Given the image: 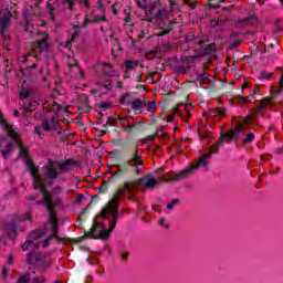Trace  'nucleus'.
Listing matches in <instances>:
<instances>
[{"mask_svg":"<svg viewBox=\"0 0 283 283\" xmlns=\"http://www.w3.org/2000/svg\"><path fill=\"white\" fill-rule=\"evenodd\" d=\"M156 185H158V180H156L151 175H146L137 181H126L124 184V189H119L115 196L119 195L120 199V196L125 193V191L127 193H134V191H145V189H154Z\"/></svg>","mask_w":283,"mask_h":283,"instance_id":"7ed1b4c3","label":"nucleus"},{"mask_svg":"<svg viewBox=\"0 0 283 283\" xmlns=\"http://www.w3.org/2000/svg\"><path fill=\"white\" fill-rule=\"evenodd\" d=\"M178 109H179V107H178V106L174 108L172 114H170V115L168 116V122L174 120V117L176 116V114H177Z\"/></svg>","mask_w":283,"mask_h":283,"instance_id":"4c0bfd02","label":"nucleus"},{"mask_svg":"<svg viewBox=\"0 0 283 283\" xmlns=\"http://www.w3.org/2000/svg\"><path fill=\"white\" fill-rule=\"evenodd\" d=\"M57 127H59V120H56V118H51L50 122L48 119H44L43 123H42V128L45 132L56 129Z\"/></svg>","mask_w":283,"mask_h":283,"instance_id":"ddd939ff","label":"nucleus"},{"mask_svg":"<svg viewBox=\"0 0 283 283\" xmlns=\"http://www.w3.org/2000/svg\"><path fill=\"white\" fill-rule=\"evenodd\" d=\"M148 140H154V136H148L147 138L143 139V143H147Z\"/></svg>","mask_w":283,"mask_h":283,"instance_id":"4d7b16f0","label":"nucleus"},{"mask_svg":"<svg viewBox=\"0 0 283 283\" xmlns=\"http://www.w3.org/2000/svg\"><path fill=\"white\" fill-rule=\"evenodd\" d=\"M216 50V43L208 44L203 51V54H211Z\"/></svg>","mask_w":283,"mask_h":283,"instance_id":"c85d7f7f","label":"nucleus"},{"mask_svg":"<svg viewBox=\"0 0 283 283\" xmlns=\"http://www.w3.org/2000/svg\"><path fill=\"white\" fill-rule=\"evenodd\" d=\"M12 22V13L10 11H4L2 15H0V34L3 39H8L6 32H8V28H10V23Z\"/></svg>","mask_w":283,"mask_h":283,"instance_id":"0eeeda50","label":"nucleus"},{"mask_svg":"<svg viewBox=\"0 0 283 283\" xmlns=\"http://www.w3.org/2000/svg\"><path fill=\"white\" fill-rule=\"evenodd\" d=\"M12 151H14V145L12 143H8L6 149L2 150V157L10 158Z\"/></svg>","mask_w":283,"mask_h":283,"instance_id":"6ab92c4d","label":"nucleus"},{"mask_svg":"<svg viewBox=\"0 0 283 283\" xmlns=\"http://www.w3.org/2000/svg\"><path fill=\"white\" fill-rule=\"evenodd\" d=\"M218 21H219V27L222 28V25H227V23H229V18L221 17L220 19H218Z\"/></svg>","mask_w":283,"mask_h":283,"instance_id":"473e14b6","label":"nucleus"},{"mask_svg":"<svg viewBox=\"0 0 283 283\" xmlns=\"http://www.w3.org/2000/svg\"><path fill=\"white\" fill-rule=\"evenodd\" d=\"M56 165H57L59 174H67V171L70 170V167L76 165V161L69 159L65 163L56 161Z\"/></svg>","mask_w":283,"mask_h":283,"instance_id":"9b49d317","label":"nucleus"},{"mask_svg":"<svg viewBox=\"0 0 283 283\" xmlns=\"http://www.w3.org/2000/svg\"><path fill=\"white\" fill-rule=\"evenodd\" d=\"M69 10H74V3H69Z\"/></svg>","mask_w":283,"mask_h":283,"instance_id":"680f3d73","label":"nucleus"},{"mask_svg":"<svg viewBox=\"0 0 283 283\" xmlns=\"http://www.w3.org/2000/svg\"><path fill=\"white\" fill-rule=\"evenodd\" d=\"M195 169H198V166H190L186 170L175 175L171 180H184V178H187L189 174H191Z\"/></svg>","mask_w":283,"mask_h":283,"instance_id":"4468645a","label":"nucleus"},{"mask_svg":"<svg viewBox=\"0 0 283 283\" xmlns=\"http://www.w3.org/2000/svg\"><path fill=\"white\" fill-rule=\"evenodd\" d=\"M255 17H248L241 20H237L235 28H247V25H251V21H253Z\"/></svg>","mask_w":283,"mask_h":283,"instance_id":"f3484780","label":"nucleus"},{"mask_svg":"<svg viewBox=\"0 0 283 283\" xmlns=\"http://www.w3.org/2000/svg\"><path fill=\"white\" fill-rule=\"evenodd\" d=\"M28 165V170L30 171V167H34L35 169V176L41 179L42 181V187H45V185H52V180H56L59 178V165L56 161L50 160L48 165H45L42 170H43V176L39 174V166H35L32 163V159L27 160Z\"/></svg>","mask_w":283,"mask_h":283,"instance_id":"20e7f679","label":"nucleus"},{"mask_svg":"<svg viewBox=\"0 0 283 283\" xmlns=\"http://www.w3.org/2000/svg\"><path fill=\"white\" fill-rule=\"evenodd\" d=\"M118 200H120V195H115L101 212V218L108 220L111 228L105 230L103 224L94 223L93 228L87 233V238H94L95 240H109V235H112V231L116 229V223L118 222Z\"/></svg>","mask_w":283,"mask_h":283,"instance_id":"f257e3e1","label":"nucleus"},{"mask_svg":"<svg viewBox=\"0 0 283 283\" xmlns=\"http://www.w3.org/2000/svg\"><path fill=\"white\" fill-rule=\"evenodd\" d=\"M210 27H211V28H218V27H220L219 20H211V21H210Z\"/></svg>","mask_w":283,"mask_h":283,"instance_id":"37998d69","label":"nucleus"},{"mask_svg":"<svg viewBox=\"0 0 283 283\" xmlns=\"http://www.w3.org/2000/svg\"><path fill=\"white\" fill-rule=\"evenodd\" d=\"M99 10H102V12L105 11V7L103 4H99Z\"/></svg>","mask_w":283,"mask_h":283,"instance_id":"69168bd1","label":"nucleus"},{"mask_svg":"<svg viewBox=\"0 0 283 283\" xmlns=\"http://www.w3.org/2000/svg\"><path fill=\"white\" fill-rule=\"evenodd\" d=\"M49 222L52 226V235L51 238H55L59 242H63V238L59 237V219H56V212H51L49 214Z\"/></svg>","mask_w":283,"mask_h":283,"instance_id":"1a4fd4ad","label":"nucleus"},{"mask_svg":"<svg viewBox=\"0 0 283 283\" xmlns=\"http://www.w3.org/2000/svg\"><path fill=\"white\" fill-rule=\"evenodd\" d=\"M244 129V125L239 124L234 127V129H230L228 133H222L217 142V145H214L208 154L203 155L199 158L198 163L192 165V167H207V158L211 157V154H218L220 149V145H224V143L229 140H233L238 138V134H240Z\"/></svg>","mask_w":283,"mask_h":283,"instance_id":"f03ea898","label":"nucleus"},{"mask_svg":"<svg viewBox=\"0 0 283 283\" xmlns=\"http://www.w3.org/2000/svg\"><path fill=\"white\" fill-rule=\"evenodd\" d=\"M12 260H13L12 254H9V256H8V264H12Z\"/></svg>","mask_w":283,"mask_h":283,"instance_id":"bf43d9fd","label":"nucleus"},{"mask_svg":"<svg viewBox=\"0 0 283 283\" xmlns=\"http://www.w3.org/2000/svg\"><path fill=\"white\" fill-rule=\"evenodd\" d=\"M17 283H30V274H23L18 279Z\"/></svg>","mask_w":283,"mask_h":283,"instance_id":"cd10ccee","label":"nucleus"},{"mask_svg":"<svg viewBox=\"0 0 283 283\" xmlns=\"http://www.w3.org/2000/svg\"><path fill=\"white\" fill-rule=\"evenodd\" d=\"M31 94H32V91L28 88H23L20 93V98H28V96H30Z\"/></svg>","mask_w":283,"mask_h":283,"instance_id":"c756f323","label":"nucleus"},{"mask_svg":"<svg viewBox=\"0 0 283 283\" xmlns=\"http://www.w3.org/2000/svg\"><path fill=\"white\" fill-rule=\"evenodd\" d=\"M43 260V255L39 252H30L27 256V262L29 264H36V262Z\"/></svg>","mask_w":283,"mask_h":283,"instance_id":"2eb2a0df","label":"nucleus"},{"mask_svg":"<svg viewBox=\"0 0 283 283\" xmlns=\"http://www.w3.org/2000/svg\"><path fill=\"white\" fill-rule=\"evenodd\" d=\"M35 171L36 168L30 167V174L33 178V189H39L40 193L43 196V200L36 201V205H45L50 216L54 213V201L52 200V196L45 190V187L42 186L41 177H38Z\"/></svg>","mask_w":283,"mask_h":283,"instance_id":"39448f33","label":"nucleus"},{"mask_svg":"<svg viewBox=\"0 0 283 283\" xmlns=\"http://www.w3.org/2000/svg\"><path fill=\"white\" fill-rule=\"evenodd\" d=\"M128 165L129 167H134L135 174H139L140 169L138 166L143 167V159L138 156V150H136L132 158L128 159Z\"/></svg>","mask_w":283,"mask_h":283,"instance_id":"9d476101","label":"nucleus"},{"mask_svg":"<svg viewBox=\"0 0 283 283\" xmlns=\"http://www.w3.org/2000/svg\"><path fill=\"white\" fill-rule=\"evenodd\" d=\"M145 106V102L143 99H135L132 102V109H142Z\"/></svg>","mask_w":283,"mask_h":283,"instance_id":"4be33fe9","label":"nucleus"},{"mask_svg":"<svg viewBox=\"0 0 283 283\" xmlns=\"http://www.w3.org/2000/svg\"><path fill=\"white\" fill-rule=\"evenodd\" d=\"M282 90H283V76L280 78V82H279V91H277V94H282Z\"/></svg>","mask_w":283,"mask_h":283,"instance_id":"a18cd8bd","label":"nucleus"},{"mask_svg":"<svg viewBox=\"0 0 283 283\" xmlns=\"http://www.w3.org/2000/svg\"><path fill=\"white\" fill-rule=\"evenodd\" d=\"M220 116H227V109L219 108V118H220Z\"/></svg>","mask_w":283,"mask_h":283,"instance_id":"de8ad7c7","label":"nucleus"},{"mask_svg":"<svg viewBox=\"0 0 283 283\" xmlns=\"http://www.w3.org/2000/svg\"><path fill=\"white\" fill-rule=\"evenodd\" d=\"M255 140V134L249 133L245 138L242 140L243 145H249V143H253Z\"/></svg>","mask_w":283,"mask_h":283,"instance_id":"393cba45","label":"nucleus"},{"mask_svg":"<svg viewBox=\"0 0 283 283\" xmlns=\"http://www.w3.org/2000/svg\"><path fill=\"white\" fill-rule=\"evenodd\" d=\"M35 48H38V50H48V35L46 33H43V38L41 40H39L38 42L34 43Z\"/></svg>","mask_w":283,"mask_h":283,"instance_id":"dca6fc26","label":"nucleus"},{"mask_svg":"<svg viewBox=\"0 0 283 283\" xmlns=\"http://www.w3.org/2000/svg\"><path fill=\"white\" fill-rule=\"evenodd\" d=\"M176 205H180V199H172V201L167 205V209L171 210Z\"/></svg>","mask_w":283,"mask_h":283,"instance_id":"7c9ffc66","label":"nucleus"},{"mask_svg":"<svg viewBox=\"0 0 283 283\" xmlns=\"http://www.w3.org/2000/svg\"><path fill=\"white\" fill-rule=\"evenodd\" d=\"M255 116V114H250L249 116L244 117L243 123H249V120H251V118H253Z\"/></svg>","mask_w":283,"mask_h":283,"instance_id":"09e8293b","label":"nucleus"},{"mask_svg":"<svg viewBox=\"0 0 283 283\" xmlns=\"http://www.w3.org/2000/svg\"><path fill=\"white\" fill-rule=\"evenodd\" d=\"M61 109H63V106H61V105L57 104V103H54V104H53V112H61Z\"/></svg>","mask_w":283,"mask_h":283,"instance_id":"79ce46f5","label":"nucleus"},{"mask_svg":"<svg viewBox=\"0 0 283 283\" xmlns=\"http://www.w3.org/2000/svg\"><path fill=\"white\" fill-rule=\"evenodd\" d=\"M184 3H187L190 10H196V0H184Z\"/></svg>","mask_w":283,"mask_h":283,"instance_id":"2f4dec72","label":"nucleus"},{"mask_svg":"<svg viewBox=\"0 0 283 283\" xmlns=\"http://www.w3.org/2000/svg\"><path fill=\"white\" fill-rule=\"evenodd\" d=\"M146 13L160 20L165 17V9H163V7L158 4V2H155L146 8Z\"/></svg>","mask_w":283,"mask_h":283,"instance_id":"6e6552de","label":"nucleus"},{"mask_svg":"<svg viewBox=\"0 0 283 283\" xmlns=\"http://www.w3.org/2000/svg\"><path fill=\"white\" fill-rule=\"evenodd\" d=\"M82 3L85 8H90V0H82Z\"/></svg>","mask_w":283,"mask_h":283,"instance_id":"6e6d98bb","label":"nucleus"},{"mask_svg":"<svg viewBox=\"0 0 283 283\" xmlns=\"http://www.w3.org/2000/svg\"><path fill=\"white\" fill-rule=\"evenodd\" d=\"M156 136H159V137L165 136V133L163 132V127L161 129L156 132Z\"/></svg>","mask_w":283,"mask_h":283,"instance_id":"864d4df0","label":"nucleus"},{"mask_svg":"<svg viewBox=\"0 0 283 283\" xmlns=\"http://www.w3.org/2000/svg\"><path fill=\"white\" fill-rule=\"evenodd\" d=\"M170 10H176V3L175 2H170Z\"/></svg>","mask_w":283,"mask_h":283,"instance_id":"052dcab7","label":"nucleus"},{"mask_svg":"<svg viewBox=\"0 0 283 283\" xmlns=\"http://www.w3.org/2000/svg\"><path fill=\"white\" fill-rule=\"evenodd\" d=\"M99 107H102L103 109H109V107H112V104H109L107 102H102L99 104Z\"/></svg>","mask_w":283,"mask_h":283,"instance_id":"ea45409f","label":"nucleus"},{"mask_svg":"<svg viewBox=\"0 0 283 283\" xmlns=\"http://www.w3.org/2000/svg\"><path fill=\"white\" fill-rule=\"evenodd\" d=\"M2 277H3V280H6V277H8V268L2 269Z\"/></svg>","mask_w":283,"mask_h":283,"instance_id":"3c124183","label":"nucleus"},{"mask_svg":"<svg viewBox=\"0 0 283 283\" xmlns=\"http://www.w3.org/2000/svg\"><path fill=\"white\" fill-rule=\"evenodd\" d=\"M67 65L70 67V70H72V67H76L77 62L74 57H72V55L67 56Z\"/></svg>","mask_w":283,"mask_h":283,"instance_id":"bb28decb","label":"nucleus"},{"mask_svg":"<svg viewBox=\"0 0 283 283\" xmlns=\"http://www.w3.org/2000/svg\"><path fill=\"white\" fill-rule=\"evenodd\" d=\"M210 116H217L219 118V108H212L210 109Z\"/></svg>","mask_w":283,"mask_h":283,"instance_id":"a19ab883","label":"nucleus"},{"mask_svg":"<svg viewBox=\"0 0 283 283\" xmlns=\"http://www.w3.org/2000/svg\"><path fill=\"white\" fill-rule=\"evenodd\" d=\"M46 233H48V226H44L41 229L32 231L29 234V240H40V238H44V235H46Z\"/></svg>","mask_w":283,"mask_h":283,"instance_id":"f8f14e48","label":"nucleus"},{"mask_svg":"<svg viewBox=\"0 0 283 283\" xmlns=\"http://www.w3.org/2000/svg\"><path fill=\"white\" fill-rule=\"evenodd\" d=\"M98 21H107L105 15H97L93 19V22L98 23Z\"/></svg>","mask_w":283,"mask_h":283,"instance_id":"e433bc0d","label":"nucleus"},{"mask_svg":"<svg viewBox=\"0 0 283 283\" xmlns=\"http://www.w3.org/2000/svg\"><path fill=\"white\" fill-rule=\"evenodd\" d=\"M83 195H77V197H76V202H81L82 200H83Z\"/></svg>","mask_w":283,"mask_h":283,"instance_id":"13d9d810","label":"nucleus"},{"mask_svg":"<svg viewBox=\"0 0 283 283\" xmlns=\"http://www.w3.org/2000/svg\"><path fill=\"white\" fill-rule=\"evenodd\" d=\"M24 220H30V221H32V213H31V212H28V213L25 214Z\"/></svg>","mask_w":283,"mask_h":283,"instance_id":"5fc2aeb1","label":"nucleus"},{"mask_svg":"<svg viewBox=\"0 0 283 283\" xmlns=\"http://www.w3.org/2000/svg\"><path fill=\"white\" fill-rule=\"evenodd\" d=\"M158 52H160V49H159V48H156V49L153 50V51H148V52L146 53V56H147L148 59H156V56H158Z\"/></svg>","mask_w":283,"mask_h":283,"instance_id":"a878e982","label":"nucleus"},{"mask_svg":"<svg viewBox=\"0 0 283 283\" xmlns=\"http://www.w3.org/2000/svg\"><path fill=\"white\" fill-rule=\"evenodd\" d=\"M263 108H264V107H262V104H260L259 107H258V108L254 111V113H252V114H254V116H255V114H260Z\"/></svg>","mask_w":283,"mask_h":283,"instance_id":"603ef678","label":"nucleus"},{"mask_svg":"<svg viewBox=\"0 0 283 283\" xmlns=\"http://www.w3.org/2000/svg\"><path fill=\"white\" fill-rule=\"evenodd\" d=\"M0 124L2 125L3 129L7 132L8 136H10L12 140H15L17 147H19L20 149L19 157L25 158L27 167H28V160H30L28 156V150L25 149V147H23V145H21V139H19V134H17L14 129H12V126H9L8 122L3 119V115L1 113H0Z\"/></svg>","mask_w":283,"mask_h":283,"instance_id":"423d86ee","label":"nucleus"},{"mask_svg":"<svg viewBox=\"0 0 283 283\" xmlns=\"http://www.w3.org/2000/svg\"><path fill=\"white\" fill-rule=\"evenodd\" d=\"M34 133H35L38 136H42L41 126H36V127L34 128Z\"/></svg>","mask_w":283,"mask_h":283,"instance_id":"8fccbe9b","label":"nucleus"},{"mask_svg":"<svg viewBox=\"0 0 283 283\" xmlns=\"http://www.w3.org/2000/svg\"><path fill=\"white\" fill-rule=\"evenodd\" d=\"M103 87L105 88V90H109V84L107 85V84H103Z\"/></svg>","mask_w":283,"mask_h":283,"instance_id":"338daca9","label":"nucleus"},{"mask_svg":"<svg viewBox=\"0 0 283 283\" xmlns=\"http://www.w3.org/2000/svg\"><path fill=\"white\" fill-rule=\"evenodd\" d=\"M34 112V104L30 103L29 106H23L22 115L28 116Z\"/></svg>","mask_w":283,"mask_h":283,"instance_id":"5701e85b","label":"nucleus"},{"mask_svg":"<svg viewBox=\"0 0 283 283\" xmlns=\"http://www.w3.org/2000/svg\"><path fill=\"white\" fill-rule=\"evenodd\" d=\"M13 114H14V116H17V117L21 116V114H20L19 111H17V109L14 111Z\"/></svg>","mask_w":283,"mask_h":283,"instance_id":"e2e57ef3","label":"nucleus"},{"mask_svg":"<svg viewBox=\"0 0 283 283\" xmlns=\"http://www.w3.org/2000/svg\"><path fill=\"white\" fill-rule=\"evenodd\" d=\"M125 65H126L127 72H130L132 70H136V67H138V61L127 60L125 62Z\"/></svg>","mask_w":283,"mask_h":283,"instance_id":"412c9836","label":"nucleus"},{"mask_svg":"<svg viewBox=\"0 0 283 283\" xmlns=\"http://www.w3.org/2000/svg\"><path fill=\"white\" fill-rule=\"evenodd\" d=\"M275 96H270V97H265L261 101V107H266L269 105H271V103H273Z\"/></svg>","mask_w":283,"mask_h":283,"instance_id":"b1692460","label":"nucleus"},{"mask_svg":"<svg viewBox=\"0 0 283 283\" xmlns=\"http://www.w3.org/2000/svg\"><path fill=\"white\" fill-rule=\"evenodd\" d=\"M4 231L6 233H8V235L12 238V235L17 233V227L14 226V223H8L4 226Z\"/></svg>","mask_w":283,"mask_h":283,"instance_id":"aec40b11","label":"nucleus"},{"mask_svg":"<svg viewBox=\"0 0 283 283\" xmlns=\"http://www.w3.org/2000/svg\"><path fill=\"white\" fill-rule=\"evenodd\" d=\"M66 3H74L76 0H65Z\"/></svg>","mask_w":283,"mask_h":283,"instance_id":"774afa93","label":"nucleus"},{"mask_svg":"<svg viewBox=\"0 0 283 283\" xmlns=\"http://www.w3.org/2000/svg\"><path fill=\"white\" fill-rule=\"evenodd\" d=\"M147 109L148 112H156V102H148Z\"/></svg>","mask_w":283,"mask_h":283,"instance_id":"72a5a7b5","label":"nucleus"},{"mask_svg":"<svg viewBox=\"0 0 283 283\" xmlns=\"http://www.w3.org/2000/svg\"><path fill=\"white\" fill-rule=\"evenodd\" d=\"M240 43H242V41H240V40L234 41L232 44H230L228 46V50H235V48H238V45H240Z\"/></svg>","mask_w":283,"mask_h":283,"instance_id":"f704fd0d","label":"nucleus"},{"mask_svg":"<svg viewBox=\"0 0 283 283\" xmlns=\"http://www.w3.org/2000/svg\"><path fill=\"white\" fill-rule=\"evenodd\" d=\"M271 73H266V71L261 72V78H270Z\"/></svg>","mask_w":283,"mask_h":283,"instance_id":"49530a36","label":"nucleus"},{"mask_svg":"<svg viewBox=\"0 0 283 283\" xmlns=\"http://www.w3.org/2000/svg\"><path fill=\"white\" fill-rule=\"evenodd\" d=\"M198 81L202 85V83H205L207 81V74H205V73L199 74Z\"/></svg>","mask_w":283,"mask_h":283,"instance_id":"c9c22d12","label":"nucleus"},{"mask_svg":"<svg viewBox=\"0 0 283 283\" xmlns=\"http://www.w3.org/2000/svg\"><path fill=\"white\" fill-rule=\"evenodd\" d=\"M53 239H54L53 237L46 238V239L43 241L42 247H43V248L48 247V245L50 244V242H52Z\"/></svg>","mask_w":283,"mask_h":283,"instance_id":"58836bf2","label":"nucleus"},{"mask_svg":"<svg viewBox=\"0 0 283 283\" xmlns=\"http://www.w3.org/2000/svg\"><path fill=\"white\" fill-rule=\"evenodd\" d=\"M93 21H94V19L90 20L88 18H85L84 23L81 25V28H87V23H95Z\"/></svg>","mask_w":283,"mask_h":283,"instance_id":"c03bdc74","label":"nucleus"},{"mask_svg":"<svg viewBox=\"0 0 283 283\" xmlns=\"http://www.w3.org/2000/svg\"><path fill=\"white\" fill-rule=\"evenodd\" d=\"M129 254H127V253H124V254H122V258L124 259V260H127V256H128Z\"/></svg>","mask_w":283,"mask_h":283,"instance_id":"0e129e2a","label":"nucleus"},{"mask_svg":"<svg viewBox=\"0 0 283 283\" xmlns=\"http://www.w3.org/2000/svg\"><path fill=\"white\" fill-rule=\"evenodd\" d=\"M31 249H39V243H34V240L33 239H30L28 241H25L23 244H22V251H29Z\"/></svg>","mask_w":283,"mask_h":283,"instance_id":"a211bd4d","label":"nucleus"}]
</instances>
